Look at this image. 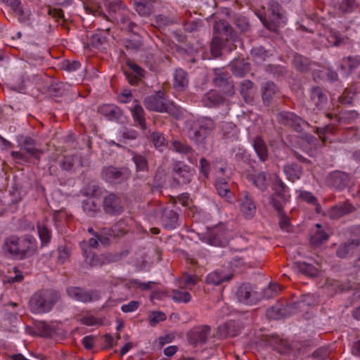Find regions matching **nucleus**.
I'll use <instances>...</instances> for the list:
<instances>
[{"label": "nucleus", "mask_w": 360, "mask_h": 360, "mask_svg": "<svg viewBox=\"0 0 360 360\" xmlns=\"http://www.w3.org/2000/svg\"><path fill=\"white\" fill-rule=\"evenodd\" d=\"M58 299V294L53 290L39 291L32 296L30 307L36 314L48 312Z\"/></svg>", "instance_id": "obj_1"}, {"label": "nucleus", "mask_w": 360, "mask_h": 360, "mask_svg": "<svg viewBox=\"0 0 360 360\" xmlns=\"http://www.w3.org/2000/svg\"><path fill=\"white\" fill-rule=\"evenodd\" d=\"M212 128L213 123L211 120H200L193 128L189 130V137L196 143H202L210 134Z\"/></svg>", "instance_id": "obj_2"}, {"label": "nucleus", "mask_w": 360, "mask_h": 360, "mask_svg": "<svg viewBox=\"0 0 360 360\" xmlns=\"http://www.w3.org/2000/svg\"><path fill=\"white\" fill-rule=\"evenodd\" d=\"M271 10L269 21L262 15H258L263 25L271 31H276L277 28L285 24V18L280 12L279 5L276 2H271L269 4Z\"/></svg>", "instance_id": "obj_3"}, {"label": "nucleus", "mask_w": 360, "mask_h": 360, "mask_svg": "<svg viewBox=\"0 0 360 360\" xmlns=\"http://www.w3.org/2000/svg\"><path fill=\"white\" fill-rule=\"evenodd\" d=\"M37 250V241L31 236L19 238L18 259H24L34 255Z\"/></svg>", "instance_id": "obj_4"}, {"label": "nucleus", "mask_w": 360, "mask_h": 360, "mask_svg": "<svg viewBox=\"0 0 360 360\" xmlns=\"http://www.w3.org/2000/svg\"><path fill=\"white\" fill-rule=\"evenodd\" d=\"M238 202L239 210L242 215L246 219L253 217L256 213L257 208L250 194L246 191L241 193Z\"/></svg>", "instance_id": "obj_5"}, {"label": "nucleus", "mask_w": 360, "mask_h": 360, "mask_svg": "<svg viewBox=\"0 0 360 360\" xmlns=\"http://www.w3.org/2000/svg\"><path fill=\"white\" fill-rule=\"evenodd\" d=\"M174 179L179 184H185L191 181L194 170L182 162H176L173 166Z\"/></svg>", "instance_id": "obj_6"}, {"label": "nucleus", "mask_w": 360, "mask_h": 360, "mask_svg": "<svg viewBox=\"0 0 360 360\" xmlns=\"http://www.w3.org/2000/svg\"><path fill=\"white\" fill-rule=\"evenodd\" d=\"M163 95V92L158 91L156 95L147 97L145 100L146 107L150 110L167 111V107Z\"/></svg>", "instance_id": "obj_7"}, {"label": "nucleus", "mask_w": 360, "mask_h": 360, "mask_svg": "<svg viewBox=\"0 0 360 360\" xmlns=\"http://www.w3.org/2000/svg\"><path fill=\"white\" fill-rule=\"evenodd\" d=\"M104 6L106 8V9L108 11L109 15L112 18H115V20H120L123 24L128 22V21L125 18H120L117 15L115 17L113 16V14H116V15L117 14L118 15L121 16V15H124L127 13V10L125 9L124 6L122 5L121 2L116 1L114 3H111L109 1H105Z\"/></svg>", "instance_id": "obj_8"}, {"label": "nucleus", "mask_w": 360, "mask_h": 360, "mask_svg": "<svg viewBox=\"0 0 360 360\" xmlns=\"http://www.w3.org/2000/svg\"><path fill=\"white\" fill-rule=\"evenodd\" d=\"M237 295L239 301L246 304L255 303L257 298V293L248 285L240 286L238 290Z\"/></svg>", "instance_id": "obj_9"}, {"label": "nucleus", "mask_w": 360, "mask_h": 360, "mask_svg": "<svg viewBox=\"0 0 360 360\" xmlns=\"http://www.w3.org/2000/svg\"><path fill=\"white\" fill-rule=\"evenodd\" d=\"M68 294L72 299L80 302H86L94 300L93 293H90L77 287L69 288L68 289Z\"/></svg>", "instance_id": "obj_10"}, {"label": "nucleus", "mask_w": 360, "mask_h": 360, "mask_svg": "<svg viewBox=\"0 0 360 360\" xmlns=\"http://www.w3.org/2000/svg\"><path fill=\"white\" fill-rule=\"evenodd\" d=\"M179 217L173 210L165 209L162 213V225L167 229H174L178 226Z\"/></svg>", "instance_id": "obj_11"}, {"label": "nucleus", "mask_w": 360, "mask_h": 360, "mask_svg": "<svg viewBox=\"0 0 360 360\" xmlns=\"http://www.w3.org/2000/svg\"><path fill=\"white\" fill-rule=\"evenodd\" d=\"M102 175L105 181L112 184L119 183L125 178L123 172L112 167L103 169Z\"/></svg>", "instance_id": "obj_12"}, {"label": "nucleus", "mask_w": 360, "mask_h": 360, "mask_svg": "<svg viewBox=\"0 0 360 360\" xmlns=\"http://www.w3.org/2000/svg\"><path fill=\"white\" fill-rule=\"evenodd\" d=\"M18 240L19 238L15 236L6 238L3 246L4 252L9 256L18 259Z\"/></svg>", "instance_id": "obj_13"}, {"label": "nucleus", "mask_w": 360, "mask_h": 360, "mask_svg": "<svg viewBox=\"0 0 360 360\" xmlns=\"http://www.w3.org/2000/svg\"><path fill=\"white\" fill-rule=\"evenodd\" d=\"M104 209L106 212L117 214L122 211L117 198L114 194L108 195L104 199Z\"/></svg>", "instance_id": "obj_14"}, {"label": "nucleus", "mask_w": 360, "mask_h": 360, "mask_svg": "<svg viewBox=\"0 0 360 360\" xmlns=\"http://www.w3.org/2000/svg\"><path fill=\"white\" fill-rule=\"evenodd\" d=\"M232 274L224 271H215L209 274L207 276V282L213 285H219L224 281L230 280Z\"/></svg>", "instance_id": "obj_15"}, {"label": "nucleus", "mask_w": 360, "mask_h": 360, "mask_svg": "<svg viewBox=\"0 0 360 360\" xmlns=\"http://www.w3.org/2000/svg\"><path fill=\"white\" fill-rule=\"evenodd\" d=\"M98 112L109 120L117 119L120 115V109L112 104H105L100 106Z\"/></svg>", "instance_id": "obj_16"}, {"label": "nucleus", "mask_w": 360, "mask_h": 360, "mask_svg": "<svg viewBox=\"0 0 360 360\" xmlns=\"http://www.w3.org/2000/svg\"><path fill=\"white\" fill-rule=\"evenodd\" d=\"M127 65L131 69V73L125 72L126 77L130 84H135L139 78L144 76V70L132 62H128Z\"/></svg>", "instance_id": "obj_17"}, {"label": "nucleus", "mask_w": 360, "mask_h": 360, "mask_svg": "<svg viewBox=\"0 0 360 360\" xmlns=\"http://www.w3.org/2000/svg\"><path fill=\"white\" fill-rule=\"evenodd\" d=\"M136 11L141 15L146 16L150 15L153 11L152 0H135Z\"/></svg>", "instance_id": "obj_18"}, {"label": "nucleus", "mask_w": 360, "mask_h": 360, "mask_svg": "<svg viewBox=\"0 0 360 360\" xmlns=\"http://www.w3.org/2000/svg\"><path fill=\"white\" fill-rule=\"evenodd\" d=\"M188 83L186 72L181 69L176 70L174 73V88L179 91L184 90L188 86Z\"/></svg>", "instance_id": "obj_19"}, {"label": "nucleus", "mask_w": 360, "mask_h": 360, "mask_svg": "<svg viewBox=\"0 0 360 360\" xmlns=\"http://www.w3.org/2000/svg\"><path fill=\"white\" fill-rule=\"evenodd\" d=\"M292 268L295 271L306 274L309 276H314L317 275V270L312 265L296 262L293 264Z\"/></svg>", "instance_id": "obj_20"}, {"label": "nucleus", "mask_w": 360, "mask_h": 360, "mask_svg": "<svg viewBox=\"0 0 360 360\" xmlns=\"http://www.w3.org/2000/svg\"><path fill=\"white\" fill-rule=\"evenodd\" d=\"M222 100V97L216 91L212 90L203 96L202 102L205 106L212 107L221 103Z\"/></svg>", "instance_id": "obj_21"}, {"label": "nucleus", "mask_w": 360, "mask_h": 360, "mask_svg": "<svg viewBox=\"0 0 360 360\" xmlns=\"http://www.w3.org/2000/svg\"><path fill=\"white\" fill-rule=\"evenodd\" d=\"M273 189L278 196L281 198L283 201H286L289 199L290 195L288 194V188L281 181V179L277 177L275 179Z\"/></svg>", "instance_id": "obj_22"}, {"label": "nucleus", "mask_w": 360, "mask_h": 360, "mask_svg": "<svg viewBox=\"0 0 360 360\" xmlns=\"http://www.w3.org/2000/svg\"><path fill=\"white\" fill-rule=\"evenodd\" d=\"M253 147L259 159L262 161L266 160L267 158V149L263 140L260 137L255 139Z\"/></svg>", "instance_id": "obj_23"}, {"label": "nucleus", "mask_w": 360, "mask_h": 360, "mask_svg": "<svg viewBox=\"0 0 360 360\" xmlns=\"http://www.w3.org/2000/svg\"><path fill=\"white\" fill-rule=\"evenodd\" d=\"M285 117L288 120V124L292 125L296 131H301L302 126L306 124L305 122L302 118L292 112L285 113Z\"/></svg>", "instance_id": "obj_24"}, {"label": "nucleus", "mask_w": 360, "mask_h": 360, "mask_svg": "<svg viewBox=\"0 0 360 360\" xmlns=\"http://www.w3.org/2000/svg\"><path fill=\"white\" fill-rule=\"evenodd\" d=\"M37 229L41 245L44 246L50 242L51 238V232L44 224H39L37 226Z\"/></svg>", "instance_id": "obj_25"}, {"label": "nucleus", "mask_w": 360, "mask_h": 360, "mask_svg": "<svg viewBox=\"0 0 360 360\" xmlns=\"http://www.w3.org/2000/svg\"><path fill=\"white\" fill-rule=\"evenodd\" d=\"M251 179L256 187L263 191L266 188L268 179L264 172H259L251 176Z\"/></svg>", "instance_id": "obj_26"}, {"label": "nucleus", "mask_w": 360, "mask_h": 360, "mask_svg": "<svg viewBox=\"0 0 360 360\" xmlns=\"http://www.w3.org/2000/svg\"><path fill=\"white\" fill-rule=\"evenodd\" d=\"M131 112L134 119L139 122L143 129H145L146 128V124L143 116V110L142 107L139 105H136L131 110Z\"/></svg>", "instance_id": "obj_27"}, {"label": "nucleus", "mask_w": 360, "mask_h": 360, "mask_svg": "<svg viewBox=\"0 0 360 360\" xmlns=\"http://www.w3.org/2000/svg\"><path fill=\"white\" fill-rule=\"evenodd\" d=\"M150 139L158 150L162 151L166 148V140L161 134L154 132L151 134Z\"/></svg>", "instance_id": "obj_28"}, {"label": "nucleus", "mask_w": 360, "mask_h": 360, "mask_svg": "<svg viewBox=\"0 0 360 360\" xmlns=\"http://www.w3.org/2000/svg\"><path fill=\"white\" fill-rule=\"evenodd\" d=\"M216 188L219 195L226 198V200L229 201L231 200L230 196L231 192L225 181L218 180L216 183Z\"/></svg>", "instance_id": "obj_29"}, {"label": "nucleus", "mask_w": 360, "mask_h": 360, "mask_svg": "<svg viewBox=\"0 0 360 360\" xmlns=\"http://www.w3.org/2000/svg\"><path fill=\"white\" fill-rule=\"evenodd\" d=\"M296 193L297 195V198L305 201L307 203L310 204H316V199L313 195V194L309 191L297 190L296 191Z\"/></svg>", "instance_id": "obj_30"}, {"label": "nucleus", "mask_w": 360, "mask_h": 360, "mask_svg": "<svg viewBox=\"0 0 360 360\" xmlns=\"http://www.w3.org/2000/svg\"><path fill=\"white\" fill-rule=\"evenodd\" d=\"M83 210L89 214H94L98 210V205L94 198H89L83 202Z\"/></svg>", "instance_id": "obj_31"}, {"label": "nucleus", "mask_w": 360, "mask_h": 360, "mask_svg": "<svg viewBox=\"0 0 360 360\" xmlns=\"http://www.w3.org/2000/svg\"><path fill=\"white\" fill-rule=\"evenodd\" d=\"M172 299L176 302H188L191 300V296L187 292L176 290L173 292Z\"/></svg>", "instance_id": "obj_32"}, {"label": "nucleus", "mask_w": 360, "mask_h": 360, "mask_svg": "<svg viewBox=\"0 0 360 360\" xmlns=\"http://www.w3.org/2000/svg\"><path fill=\"white\" fill-rule=\"evenodd\" d=\"M281 290V286L276 283H271L267 289L264 291V297L266 299L271 298L274 296L278 292Z\"/></svg>", "instance_id": "obj_33"}, {"label": "nucleus", "mask_w": 360, "mask_h": 360, "mask_svg": "<svg viewBox=\"0 0 360 360\" xmlns=\"http://www.w3.org/2000/svg\"><path fill=\"white\" fill-rule=\"evenodd\" d=\"M328 235L323 231H317V232L311 236V243L314 245H319L328 239Z\"/></svg>", "instance_id": "obj_34"}, {"label": "nucleus", "mask_w": 360, "mask_h": 360, "mask_svg": "<svg viewBox=\"0 0 360 360\" xmlns=\"http://www.w3.org/2000/svg\"><path fill=\"white\" fill-rule=\"evenodd\" d=\"M209 330L210 328L207 326L195 330L193 333L197 336L196 341L200 342H205L207 338Z\"/></svg>", "instance_id": "obj_35"}, {"label": "nucleus", "mask_w": 360, "mask_h": 360, "mask_svg": "<svg viewBox=\"0 0 360 360\" xmlns=\"http://www.w3.org/2000/svg\"><path fill=\"white\" fill-rule=\"evenodd\" d=\"M166 319V315L160 311H153L149 315V321L151 326H155L157 323Z\"/></svg>", "instance_id": "obj_36"}, {"label": "nucleus", "mask_w": 360, "mask_h": 360, "mask_svg": "<svg viewBox=\"0 0 360 360\" xmlns=\"http://www.w3.org/2000/svg\"><path fill=\"white\" fill-rule=\"evenodd\" d=\"M274 94V84L267 82L262 86V96L264 100H268Z\"/></svg>", "instance_id": "obj_37"}, {"label": "nucleus", "mask_w": 360, "mask_h": 360, "mask_svg": "<svg viewBox=\"0 0 360 360\" xmlns=\"http://www.w3.org/2000/svg\"><path fill=\"white\" fill-rule=\"evenodd\" d=\"M6 4L11 6V8L18 15H22L23 11L20 6V0H2Z\"/></svg>", "instance_id": "obj_38"}, {"label": "nucleus", "mask_w": 360, "mask_h": 360, "mask_svg": "<svg viewBox=\"0 0 360 360\" xmlns=\"http://www.w3.org/2000/svg\"><path fill=\"white\" fill-rule=\"evenodd\" d=\"M22 147L26 150L30 155L33 156H37V150L34 147V141L30 138H25Z\"/></svg>", "instance_id": "obj_39"}, {"label": "nucleus", "mask_w": 360, "mask_h": 360, "mask_svg": "<svg viewBox=\"0 0 360 360\" xmlns=\"http://www.w3.org/2000/svg\"><path fill=\"white\" fill-rule=\"evenodd\" d=\"M172 150L180 153H188L191 151V148L186 145L182 144L178 141H173L172 143Z\"/></svg>", "instance_id": "obj_40"}, {"label": "nucleus", "mask_w": 360, "mask_h": 360, "mask_svg": "<svg viewBox=\"0 0 360 360\" xmlns=\"http://www.w3.org/2000/svg\"><path fill=\"white\" fill-rule=\"evenodd\" d=\"M80 321L82 323L89 326L102 324V321L100 319H98L91 315H87L82 317L80 319Z\"/></svg>", "instance_id": "obj_41"}, {"label": "nucleus", "mask_w": 360, "mask_h": 360, "mask_svg": "<svg viewBox=\"0 0 360 360\" xmlns=\"http://www.w3.org/2000/svg\"><path fill=\"white\" fill-rule=\"evenodd\" d=\"M153 284L151 282L148 283H141L137 280H133L129 281L127 285L129 288H141L143 290H146L150 288V285Z\"/></svg>", "instance_id": "obj_42"}, {"label": "nucleus", "mask_w": 360, "mask_h": 360, "mask_svg": "<svg viewBox=\"0 0 360 360\" xmlns=\"http://www.w3.org/2000/svg\"><path fill=\"white\" fill-rule=\"evenodd\" d=\"M215 84L216 85H219L220 86H224L225 89L224 93L227 95H231L233 94V85L232 83L229 82L228 81L225 80H221L219 81L218 79H215Z\"/></svg>", "instance_id": "obj_43"}, {"label": "nucleus", "mask_w": 360, "mask_h": 360, "mask_svg": "<svg viewBox=\"0 0 360 360\" xmlns=\"http://www.w3.org/2000/svg\"><path fill=\"white\" fill-rule=\"evenodd\" d=\"M134 161L139 171H143L147 167V162L146 159L141 155L134 156Z\"/></svg>", "instance_id": "obj_44"}, {"label": "nucleus", "mask_w": 360, "mask_h": 360, "mask_svg": "<svg viewBox=\"0 0 360 360\" xmlns=\"http://www.w3.org/2000/svg\"><path fill=\"white\" fill-rule=\"evenodd\" d=\"M139 307V302L136 301H131L126 304H123L121 309L124 313L135 311Z\"/></svg>", "instance_id": "obj_45"}, {"label": "nucleus", "mask_w": 360, "mask_h": 360, "mask_svg": "<svg viewBox=\"0 0 360 360\" xmlns=\"http://www.w3.org/2000/svg\"><path fill=\"white\" fill-rule=\"evenodd\" d=\"M14 273H15V276L8 277L6 282H7L8 283H19L23 280L24 276L22 274V272L20 271H19L17 268H14Z\"/></svg>", "instance_id": "obj_46"}, {"label": "nucleus", "mask_w": 360, "mask_h": 360, "mask_svg": "<svg viewBox=\"0 0 360 360\" xmlns=\"http://www.w3.org/2000/svg\"><path fill=\"white\" fill-rule=\"evenodd\" d=\"M349 212H350V210H349V209L346 210L345 208H344L342 207H335L331 210V212L330 214L332 217H338L345 214L346 213H347Z\"/></svg>", "instance_id": "obj_47"}, {"label": "nucleus", "mask_w": 360, "mask_h": 360, "mask_svg": "<svg viewBox=\"0 0 360 360\" xmlns=\"http://www.w3.org/2000/svg\"><path fill=\"white\" fill-rule=\"evenodd\" d=\"M205 243L214 246H221L226 243L225 240H223L220 237L214 236L213 238H209L204 240Z\"/></svg>", "instance_id": "obj_48"}, {"label": "nucleus", "mask_w": 360, "mask_h": 360, "mask_svg": "<svg viewBox=\"0 0 360 360\" xmlns=\"http://www.w3.org/2000/svg\"><path fill=\"white\" fill-rule=\"evenodd\" d=\"M200 172L207 177L210 172V164L206 159L202 158L200 160Z\"/></svg>", "instance_id": "obj_49"}, {"label": "nucleus", "mask_w": 360, "mask_h": 360, "mask_svg": "<svg viewBox=\"0 0 360 360\" xmlns=\"http://www.w3.org/2000/svg\"><path fill=\"white\" fill-rule=\"evenodd\" d=\"M82 344L87 349H91L94 345V340L91 336H85L82 339Z\"/></svg>", "instance_id": "obj_50"}, {"label": "nucleus", "mask_w": 360, "mask_h": 360, "mask_svg": "<svg viewBox=\"0 0 360 360\" xmlns=\"http://www.w3.org/2000/svg\"><path fill=\"white\" fill-rule=\"evenodd\" d=\"M252 86V83L249 80L244 81L240 86V91L244 98H246V92Z\"/></svg>", "instance_id": "obj_51"}, {"label": "nucleus", "mask_w": 360, "mask_h": 360, "mask_svg": "<svg viewBox=\"0 0 360 360\" xmlns=\"http://www.w3.org/2000/svg\"><path fill=\"white\" fill-rule=\"evenodd\" d=\"M295 64L300 70H304L306 69V60L301 56H296Z\"/></svg>", "instance_id": "obj_52"}, {"label": "nucleus", "mask_w": 360, "mask_h": 360, "mask_svg": "<svg viewBox=\"0 0 360 360\" xmlns=\"http://www.w3.org/2000/svg\"><path fill=\"white\" fill-rule=\"evenodd\" d=\"M131 96V91L129 90H125L119 96L118 98L122 103H127Z\"/></svg>", "instance_id": "obj_53"}, {"label": "nucleus", "mask_w": 360, "mask_h": 360, "mask_svg": "<svg viewBox=\"0 0 360 360\" xmlns=\"http://www.w3.org/2000/svg\"><path fill=\"white\" fill-rule=\"evenodd\" d=\"M69 257V251L65 250V249H63V250H59V254H58V260L61 262V263H63Z\"/></svg>", "instance_id": "obj_54"}, {"label": "nucleus", "mask_w": 360, "mask_h": 360, "mask_svg": "<svg viewBox=\"0 0 360 360\" xmlns=\"http://www.w3.org/2000/svg\"><path fill=\"white\" fill-rule=\"evenodd\" d=\"M177 352V347L176 346H169L164 350V353L166 356H172Z\"/></svg>", "instance_id": "obj_55"}, {"label": "nucleus", "mask_w": 360, "mask_h": 360, "mask_svg": "<svg viewBox=\"0 0 360 360\" xmlns=\"http://www.w3.org/2000/svg\"><path fill=\"white\" fill-rule=\"evenodd\" d=\"M342 6L345 11L349 12L353 9V2L350 0H344Z\"/></svg>", "instance_id": "obj_56"}, {"label": "nucleus", "mask_w": 360, "mask_h": 360, "mask_svg": "<svg viewBox=\"0 0 360 360\" xmlns=\"http://www.w3.org/2000/svg\"><path fill=\"white\" fill-rule=\"evenodd\" d=\"M348 252V246L342 245L339 248L337 251V255L340 257H344Z\"/></svg>", "instance_id": "obj_57"}, {"label": "nucleus", "mask_w": 360, "mask_h": 360, "mask_svg": "<svg viewBox=\"0 0 360 360\" xmlns=\"http://www.w3.org/2000/svg\"><path fill=\"white\" fill-rule=\"evenodd\" d=\"M280 226H281V229H283V231H287V232L289 231L290 229H289L288 219H286V218L281 219V220L280 221Z\"/></svg>", "instance_id": "obj_58"}, {"label": "nucleus", "mask_w": 360, "mask_h": 360, "mask_svg": "<svg viewBox=\"0 0 360 360\" xmlns=\"http://www.w3.org/2000/svg\"><path fill=\"white\" fill-rule=\"evenodd\" d=\"M271 204L275 207V209L278 211H280L282 207V202L281 200H276L274 198H271Z\"/></svg>", "instance_id": "obj_59"}, {"label": "nucleus", "mask_w": 360, "mask_h": 360, "mask_svg": "<svg viewBox=\"0 0 360 360\" xmlns=\"http://www.w3.org/2000/svg\"><path fill=\"white\" fill-rule=\"evenodd\" d=\"M188 200L189 198L187 194H183L179 198V201L183 206L188 205Z\"/></svg>", "instance_id": "obj_60"}, {"label": "nucleus", "mask_w": 360, "mask_h": 360, "mask_svg": "<svg viewBox=\"0 0 360 360\" xmlns=\"http://www.w3.org/2000/svg\"><path fill=\"white\" fill-rule=\"evenodd\" d=\"M81 66V64L78 61H74L70 63L68 66V70L70 71H74L79 69Z\"/></svg>", "instance_id": "obj_61"}, {"label": "nucleus", "mask_w": 360, "mask_h": 360, "mask_svg": "<svg viewBox=\"0 0 360 360\" xmlns=\"http://www.w3.org/2000/svg\"><path fill=\"white\" fill-rule=\"evenodd\" d=\"M314 295H310V294L304 296L303 302L308 305L315 304L316 302L315 300L313 302H311V300H312V298H314Z\"/></svg>", "instance_id": "obj_62"}, {"label": "nucleus", "mask_w": 360, "mask_h": 360, "mask_svg": "<svg viewBox=\"0 0 360 360\" xmlns=\"http://www.w3.org/2000/svg\"><path fill=\"white\" fill-rule=\"evenodd\" d=\"M98 240H100L101 243H105V242H103L101 238H91L89 241V244L90 247H91V248L96 247L98 245Z\"/></svg>", "instance_id": "obj_63"}, {"label": "nucleus", "mask_w": 360, "mask_h": 360, "mask_svg": "<svg viewBox=\"0 0 360 360\" xmlns=\"http://www.w3.org/2000/svg\"><path fill=\"white\" fill-rule=\"evenodd\" d=\"M131 348V343H127L120 350V354L122 356L127 354L129 349Z\"/></svg>", "instance_id": "obj_64"}]
</instances>
